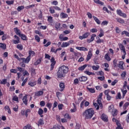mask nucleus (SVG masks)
<instances>
[{
	"label": "nucleus",
	"instance_id": "obj_15",
	"mask_svg": "<svg viewBox=\"0 0 129 129\" xmlns=\"http://www.w3.org/2000/svg\"><path fill=\"white\" fill-rule=\"evenodd\" d=\"M123 64H124V62L119 61L117 67L120 68V69H122V70H124V68H123Z\"/></svg>",
	"mask_w": 129,
	"mask_h": 129
},
{
	"label": "nucleus",
	"instance_id": "obj_16",
	"mask_svg": "<svg viewBox=\"0 0 129 129\" xmlns=\"http://www.w3.org/2000/svg\"><path fill=\"white\" fill-rule=\"evenodd\" d=\"M44 124V119L43 118H40L37 122V125L38 126H42V125H43Z\"/></svg>",
	"mask_w": 129,
	"mask_h": 129
},
{
	"label": "nucleus",
	"instance_id": "obj_62",
	"mask_svg": "<svg viewBox=\"0 0 129 129\" xmlns=\"http://www.w3.org/2000/svg\"><path fill=\"white\" fill-rule=\"evenodd\" d=\"M2 41H5L7 40V34H4L2 37Z\"/></svg>",
	"mask_w": 129,
	"mask_h": 129
},
{
	"label": "nucleus",
	"instance_id": "obj_14",
	"mask_svg": "<svg viewBox=\"0 0 129 129\" xmlns=\"http://www.w3.org/2000/svg\"><path fill=\"white\" fill-rule=\"evenodd\" d=\"M87 77L85 76H82L79 78V80L80 82H86V81H87Z\"/></svg>",
	"mask_w": 129,
	"mask_h": 129
},
{
	"label": "nucleus",
	"instance_id": "obj_33",
	"mask_svg": "<svg viewBox=\"0 0 129 129\" xmlns=\"http://www.w3.org/2000/svg\"><path fill=\"white\" fill-rule=\"evenodd\" d=\"M68 46H70L69 43L68 42H62L61 44V48H66V47H68Z\"/></svg>",
	"mask_w": 129,
	"mask_h": 129
},
{
	"label": "nucleus",
	"instance_id": "obj_23",
	"mask_svg": "<svg viewBox=\"0 0 129 129\" xmlns=\"http://www.w3.org/2000/svg\"><path fill=\"white\" fill-rule=\"evenodd\" d=\"M108 109L109 112H113V110H114V106H113V104H111L109 106Z\"/></svg>",
	"mask_w": 129,
	"mask_h": 129
},
{
	"label": "nucleus",
	"instance_id": "obj_38",
	"mask_svg": "<svg viewBox=\"0 0 129 129\" xmlns=\"http://www.w3.org/2000/svg\"><path fill=\"white\" fill-rule=\"evenodd\" d=\"M17 49H18V50L22 51V50H23L24 47L23 46V45H22L21 44H19L17 45Z\"/></svg>",
	"mask_w": 129,
	"mask_h": 129
},
{
	"label": "nucleus",
	"instance_id": "obj_21",
	"mask_svg": "<svg viewBox=\"0 0 129 129\" xmlns=\"http://www.w3.org/2000/svg\"><path fill=\"white\" fill-rule=\"evenodd\" d=\"M28 85L31 86V87H34V86L37 85V82L36 81H29L28 82Z\"/></svg>",
	"mask_w": 129,
	"mask_h": 129
},
{
	"label": "nucleus",
	"instance_id": "obj_28",
	"mask_svg": "<svg viewBox=\"0 0 129 129\" xmlns=\"http://www.w3.org/2000/svg\"><path fill=\"white\" fill-rule=\"evenodd\" d=\"M116 20L118 23L120 24H124V20L120 18H116Z\"/></svg>",
	"mask_w": 129,
	"mask_h": 129
},
{
	"label": "nucleus",
	"instance_id": "obj_8",
	"mask_svg": "<svg viewBox=\"0 0 129 129\" xmlns=\"http://www.w3.org/2000/svg\"><path fill=\"white\" fill-rule=\"evenodd\" d=\"M101 119L103 120L105 122L108 121V117L105 114L103 113L101 115Z\"/></svg>",
	"mask_w": 129,
	"mask_h": 129
},
{
	"label": "nucleus",
	"instance_id": "obj_3",
	"mask_svg": "<svg viewBox=\"0 0 129 129\" xmlns=\"http://www.w3.org/2000/svg\"><path fill=\"white\" fill-rule=\"evenodd\" d=\"M112 121L113 122H116V124L117 127H116V129H123L122 127H121V124L119 122V121L118 120L116 119L115 118H113L112 119Z\"/></svg>",
	"mask_w": 129,
	"mask_h": 129
},
{
	"label": "nucleus",
	"instance_id": "obj_6",
	"mask_svg": "<svg viewBox=\"0 0 129 129\" xmlns=\"http://www.w3.org/2000/svg\"><path fill=\"white\" fill-rule=\"evenodd\" d=\"M116 14L120 17H122V18H126V14L125 13H122V11H121V10H116Z\"/></svg>",
	"mask_w": 129,
	"mask_h": 129
},
{
	"label": "nucleus",
	"instance_id": "obj_39",
	"mask_svg": "<svg viewBox=\"0 0 129 129\" xmlns=\"http://www.w3.org/2000/svg\"><path fill=\"white\" fill-rule=\"evenodd\" d=\"M121 92L122 93V98H124V96H125V94H126V93H127V90H123L121 89Z\"/></svg>",
	"mask_w": 129,
	"mask_h": 129
},
{
	"label": "nucleus",
	"instance_id": "obj_35",
	"mask_svg": "<svg viewBox=\"0 0 129 129\" xmlns=\"http://www.w3.org/2000/svg\"><path fill=\"white\" fill-rule=\"evenodd\" d=\"M85 74H86V75H89V76H90V75H95V74L94 73L90 72L88 71H86L84 72Z\"/></svg>",
	"mask_w": 129,
	"mask_h": 129
},
{
	"label": "nucleus",
	"instance_id": "obj_10",
	"mask_svg": "<svg viewBox=\"0 0 129 129\" xmlns=\"http://www.w3.org/2000/svg\"><path fill=\"white\" fill-rule=\"evenodd\" d=\"M95 37H96V34H92L91 36V38L90 39L87 40V43L89 44L90 43H91V42H93V41L95 39Z\"/></svg>",
	"mask_w": 129,
	"mask_h": 129
},
{
	"label": "nucleus",
	"instance_id": "obj_55",
	"mask_svg": "<svg viewBox=\"0 0 129 129\" xmlns=\"http://www.w3.org/2000/svg\"><path fill=\"white\" fill-rule=\"evenodd\" d=\"M65 118H67L68 119H71V116H70V115H69V113H66L64 115Z\"/></svg>",
	"mask_w": 129,
	"mask_h": 129
},
{
	"label": "nucleus",
	"instance_id": "obj_46",
	"mask_svg": "<svg viewBox=\"0 0 129 129\" xmlns=\"http://www.w3.org/2000/svg\"><path fill=\"white\" fill-rule=\"evenodd\" d=\"M113 65L114 68L117 67V60L116 59H114L113 61Z\"/></svg>",
	"mask_w": 129,
	"mask_h": 129
},
{
	"label": "nucleus",
	"instance_id": "obj_2",
	"mask_svg": "<svg viewBox=\"0 0 129 129\" xmlns=\"http://www.w3.org/2000/svg\"><path fill=\"white\" fill-rule=\"evenodd\" d=\"M94 115V110L93 108L87 109L83 113V116L85 119H90Z\"/></svg>",
	"mask_w": 129,
	"mask_h": 129
},
{
	"label": "nucleus",
	"instance_id": "obj_54",
	"mask_svg": "<svg viewBox=\"0 0 129 129\" xmlns=\"http://www.w3.org/2000/svg\"><path fill=\"white\" fill-rule=\"evenodd\" d=\"M35 54V51L33 50H30L29 51V56H30V57H31V55H32V56H34Z\"/></svg>",
	"mask_w": 129,
	"mask_h": 129
},
{
	"label": "nucleus",
	"instance_id": "obj_13",
	"mask_svg": "<svg viewBox=\"0 0 129 129\" xmlns=\"http://www.w3.org/2000/svg\"><path fill=\"white\" fill-rule=\"evenodd\" d=\"M53 17L52 16L47 17V22L50 24V26H53Z\"/></svg>",
	"mask_w": 129,
	"mask_h": 129
},
{
	"label": "nucleus",
	"instance_id": "obj_24",
	"mask_svg": "<svg viewBox=\"0 0 129 129\" xmlns=\"http://www.w3.org/2000/svg\"><path fill=\"white\" fill-rule=\"evenodd\" d=\"M104 58H105V60H106V61H108V62H109V61H110L111 60V58L109 56V52H107L105 55Z\"/></svg>",
	"mask_w": 129,
	"mask_h": 129
},
{
	"label": "nucleus",
	"instance_id": "obj_53",
	"mask_svg": "<svg viewBox=\"0 0 129 129\" xmlns=\"http://www.w3.org/2000/svg\"><path fill=\"white\" fill-rule=\"evenodd\" d=\"M35 38V40H36V41H37V42H38V43H39L40 41V37H39V36L38 35H35L34 36Z\"/></svg>",
	"mask_w": 129,
	"mask_h": 129
},
{
	"label": "nucleus",
	"instance_id": "obj_50",
	"mask_svg": "<svg viewBox=\"0 0 129 129\" xmlns=\"http://www.w3.org/2000/svg\"><path fill=\"white\" fill-rule=\"evenodd\" d=\"M24 9H25V7L21 6H19L17 8V11L18 12H21V11H22V10H24Z\"/></svg>",
	"mask_w": 129,
	"mask_h": 129
},
{
	"label": "nucleus",
	"instance_id": "obj_64",
	"mask_svg": "<svg viewBox=\"0 0 129 129\" xmlns=\"http://www.w3.org/2000/svg\"><path fill=\"white\" fill-rule=\"evenodd\" d=\"M51 5H53V6H57L58 5V1H54L52 2H51Z\"/></svg>",
	"mask_w": 129,
	"mask_h": 129
},
{
	"label": "nucleus",
	"instance_id": "obj_31",
	"mask_svg": "<svg viewBox=\"0 0 129 129\" xmlns=\"http://www.w3.org/2000/svg\"><path fill=\"white\" fill-rule=\"evenodd\" d=\"M0 48L3 50L7 49V45L5 43H0Z\"/></svg>",
	"mask_w": 129,
	"mask_h": 129
},
{
	"label": "nucleus",
	"instance_id": "obj_9",
	"mask_svg": "<svg viewBox=\"0 0 129 129\" xmlns=\"http://www.w3.org/2000/svg\"><path fill=\"white\" fill-rule=\"evenodd\" d=\"M92 56H93L92 52L91 51V50H89L88 53L87 58H86V62H88V61H89V60L91 59Z\"/></svg>",
	"mask_w": 129,
	"mask_h": 129
},
{
	"label": "nucleus",
	"instance_id": "obj_34",
	"mask_svg": "<svg viewBox=\"0 0 129 129\" xmlns=\"http://www.w3.org/2000/svg\"><path fill=\"white\" fill-rule=\"evenodd\" d=\"M121 36H123V35H125L126 37H129V32L127 31H123L121 33Z\"/></svg>",
	"mask_w": 129,
	"mask_h": 129
},
{
	"label": "nucleus",
	"instance_id": "obj_7",
	"mask_svg": "<svg viewBox=\"0 0 129 129\" xmlns=\"http://www.w3.org/2000/svg\"><path fill=\"white\" fill-rule=\"evenodd\" d=\"M21 60L23 61L22 63H26V64H28L29 62L31 61L30 55H28L26 58L25 57H22Z\"/></svg>",
	"mask_w": 129,
	"mask_h": 129
},
{
	"label": "nucleus",
	"instance_id": "obj_52",
	"mask_svg": "<svg viewBox=\"0 0 129 129\" xmlns=\"http://www.w3.org/2000/svg\"><path fill=\"white\" fill-rule=\"evenodd\" d=\"M37 84L38 85H41L42 84V78L39 77L37 80Z\"/></svg>",
	"mask_w": 129,
	"mask_h": 129
},
{
	"label": "nucleus",
	"instance_id": "obj_59",
	"mask_svg": "<svg viewBox=\"0 0 129 129\" xmlns=\"http://www.w3.org/2000/svg\"><path fill=\"white\" fill-rule=\"evenodd\" d=\"M90 32L91 33H97V29L96 28H93L90 30Z\"/></svg>",
	"mask_w": 129,
	"mask_h": 129
},
{
	"label": "nucleus",
	"instance_id": "obj_32",
	"mask_svg": "<svg viewBox=\"0 0 129 129\" xmlns=\"http://www.w3.org/2000/svg\"><path fill=\"white\" fill-rule=\"evenodd\" d=\"M87 67V64H84L83 66L79 67L78 68V70H79L80 71H83V70H84V69H85Z\"/></svg>",
	"mask_w": 129,
	"mask_h": 129
},
{
	"label": "nucleus",
	"instance_id": "obj_60",
	"mask_svg": "<svg viewBox=\"0 0 129 129\" xmlns=\"http://www.w3.org/2000/svg\"><path fill=\"white\" fill-rule=\"evenodd\" d=\"M53 8L55 11H61V8L58 6H53Z\"/></svg>",
	"mask_w": 129,
	"mask_h": 129
},
{
	"label": "nucleus",
	"instance_id": "obj_20",
	"mask_svg": "<svg viewBox=\"0 0 129 129\" xmlns=\"http://www.w3.org/2000/svg\"><path fill=\"white\" fill-rule=\"evenodd\" d=\"M19 37H20L23 41H27V40H28V37L25 34H19Z\"/></svg>",
	"mask_w": 129,
	"mask_h": 129
},
{
	"label": "nucleus",
	"instance_id": "obj_43",
	"mask_svg": "<svg viewBox=\"0 0 129 129\" xmlns=\"http://www.w3.org/2000/svg\"><path fill=\"white\" fill-rule=\"evenodd\" d=\"M92 68L93 70H95V71H97V70H98L99 69V66H98V65H97L96 66H93L92 67Z\"/></svg>",
	"mask_w": 129,
	"mask_h": 129
},
{
	"label": "nucleus",
	"instance_id": "obj_48",
	"mask_svg": "<svg viewBox=\"0 0 129 129\" xmlns=\"http://www.w3.org/2000/svg\"><path fill=\"white\" fill-rule=\"evenodd\" d=\"M12 100L13 101H16L17 102H19V97H18V96H14L12 98Z\"/></svg>",
	"mask_w": 129,
	"mask_h": 129
},
{
	"label": "nucleus",
	"instance_id": "obj_56",
	"mask_svg": "<svg viewBox=\"0 0 129 129\" xmlns=\"http://www.w3.org/2000/svg\"><path fill=\"white\" fill-rule=\"evenodd\" d=\"M36 74V69L31 68V75H35Z\"/></svg>",
	"mask_w": 129,
	"mask_h": 129
},
{
	"label": "nucleus",
	"instance_id": "obj_49",
	"mask_svg": "<svg viewBox=\"0 0 129 129\" xmlns=\"http://www.w3.org/2000/svg\"><path fill=\"white\" fill-rule=\"evenodd\" d=\"M116 99H121V94H120V92L117 93Z\"/></svg>",
	"mask_w": 129,
	"mask_h": 129
},
{
	"label": "nucleus",
	"instance_id": "obj_57",
	"mask_svg": "<svg viewBox=\"0 0 129 129\" xmlns=\"http://www.w3.org/2000/svg\"><path fill=\"white\" fill-rule=\"evenodd\" d=\"M34 33H35V34H37V35H39V36H40V37H42V33L38 30H35Z\"/></svg>",
	"mask_w": 129,
	"mask_h": 129
},
{
	"label": "nucleus",
	"instance_id": "obj_42",
	"mask_svg": "<svg viewBox=\"0 0 129 129\" xmlns=\"http://www.w3.org/2000/svg\"><path fill=\"white\" fill-rule=\"evenodd\" d=\"M7 81H8V79H3L2 81H1L0 84H3L5 85V84H7Z\"/></svg>",
	"mask_w": 129,
	"mask_h": 129
},
{
	"label": "nucleus",
	"instance_id": "obj_41",
	"mask_svg": "<svg viewBox=\"0 0 129 129\" xmlns=\"http://www.w3.org/2000/svg\"><path fill=\"white\" fill-rule=\"evenodd\" d=\"M23 129H32V126L29 123L26 124L24 127Z\"/></svg>",
	"mask_w": 129,
	"mask_h": 129
},
{
	"label": "nucleus",
	"instance_id": "obj_27",
	"mask_svg": "<svg viewBox=\"0 0 129 129\" xmlns=\"http://www.w3.org/2000/svg\"><path fill=\"white\" fill-rule=\"evenodd\" d=\"M43 58L42 57H40V58H38L35 62H34L35 66H37V65H39V64H41V62H42V60Z\"/></svg>",
	"mask_w": 129,
	"mask_h": 129
},
{
	"label": "nucleus",
	"instance_id": "obj_58",
	"mask_svg": "<svg viewBox=\"0 0 129 129\" xmlns=\"http://www.w3.org/2000/svg\"><path fill=\"white\" fill-rule=\"evenodd\" d=\"M115 31L117 34H119L121 32V30H120L118 27L115 28Z\"/></svg>",
	"mask_w": 129,
	"mask_h": 129
},
{
	"label": "nucleus",
	"instance_id": "obj_17",
	"mask_svg": "<svg viewBox=\"0 0 129 129\" xmlns=\"http://www.w3.org/2000/svg\"><path fill=\"white\" fill-rule=\"evenodd\" d=\"M46 43H47V39H44L43 40V45H44V47H49V46L51 45V41L48 42L46 44Z\"/></svg>",
	"mask_w": 129,
	"mask_h": 129
},
{
	"label": "nucleus",
	"instance_id": "obj_25",
	"mask_svg": "<svg viewBox=\"0 0 129 129\" xmlns=\"http://www.w3.org/2000/svg\"><path fill=\"white\" fill-rule=\"evenodd\" d=\"M59 87H60V91H63V90H64V89H65V84H64V83H60L59 84Z\"/></svg>",
	"mask_w": 129,
	"mask_h": 129
},
{
	"label": "nucleus",
	"instance_id": "obj_19",
	"mask_svg": "<svg viewBox=\"0 0 129 129\" xmlns=\"http://www.w3.org/2000/svg\"><path fill=\"white\" fill-rule=\"evenodd\" d=\"M43 113H44V110L43 109L40 108L38 109V114L40 115V117H43L44 115H43Z\"/></svg>",
	"mask_w": 129,
	"mask_h": 129
},
{
	"label": "nucleus",
	"instance_id": "obj_40",
	"mask_svg": "<svg viewBox=\"0 0 129 129\" xmlns=\"http://www.w3.org/2000/svg\"><path fill=\"white\" fill-rule=\"evenodd\" d=\"M128 105H129V102H127L125 103V104L123 106V109L124 110H125L126 109V108H127V107L128 106Z\"/></svg>",
	"mask_w": 129,
	"mask_h": 129
},
{
	"label": "nucleus",
	"instance_id": "obj_29",
	"mask_svg": "<svg viewBox=\"0 0 129 129\" xmlns=\"http://www.w3.org/2000/svg\"><path fill=\"white\" fill-rule=\"evenodd\" d=\"M60 17L61 19H67V17H68V14L62 12L61 13H60Z\"/></svg>",
	"mask_w": 129,
	"mask_h": 129
},
{
	"label": "nucleus",
	"instance_id": "obj_44",
	"mask_svg": "<svg viewBox=\"0 0 129 129\" xmlns=\"http://www.w3.org/2000/svg\"><path fill=\"white\" fill-rule=\"evenodd\" d=\"M87 89L91 93H95V89L94 88H87Z\"/></svg>",
	"mask_w": 129,
	"mask_h": 129
},
{
	"label": "nucleus",
	"instance_id": "obj_47",
	"mask_svg": "<svg viewBox=\"0 0 129 129\" xmlns=\"http://www.w3.org/2000/svg\"><path fill=\"white\" fill-rule=\"evenodd\" d=\"M49 13L51 14H55V10H54V8L53 7H51L49 8Z\"/></svg>",
	"mask_w": 129,
	"mask_h": 129
},
{
	"label": "nucleus",
	"instance_id": "obj_61",
	"mask_svg": "<svg viewBox=\"0 0 129 129\" xmlns=\"http://www.w3.org/2000/svg\"><path fill=\"white\" fill-rule=\"evenodd\" d=\"M45 104H46V103H45V101H41L40 102V105L41 107L45 106Z\"/></svg>",
	"mask_w": 129,
	"mask_h": 129
},
{
	"label": "nucleus",
	"instance_id": "obj_4",
	"mask_svg": "<svg viewBox=\"0 0 129 129\" xmlns=\"http://www.w3.org/2000/svg\"><path fill=\"white\" fill-rule=\"evenodd\" d=\"M51 64H50V71H52L53 69H54L55 67V65L56 64V61L55 60V57L54 56H52L50 59Z\"/></svg>",
	"mask_w": 129,
	"mask_h": 129
},
{
	"label": "nucleus",
	"instance_id": "obj_26",
	"mask_svg": "<svg viewBox=\"0 0 129 129\" xmlns=\"http://www.w3.org/2000/svg\"><path fill=\"white\" fill-rule=\"evenodd\" d=\"M44 94V92L42 91H39L35 93V96H41Z\"/></svg>",
	"mask_w": 129,
	"mask_h": 129
},
{
	"label": "nucleus",
	"instance_id": "obj_45",
	"mask_svg": "<svg viewBox=\"0 0 129 129\" xmlns=\"http://www.w3.org/2000/svg\"><path fill=\"white\" fill-rule=\"evenodd\" d=\"M31 113V110L30 109H27L26 110H25V116L26 117H28V113Z\"/></svg>",
	"mask_w": 129,
	"mask_h": 129
},
{
	"label": "nucleus",
	"instance_id": "obj_51",
	"mask_svg": "<svg viewBox=\"0 0 129 129\" xmlns=\"http://www.w3.org/2000/svg\"><path fill=\"white\" fill-rule=\"evenodd\" d=\"M108 24V21H103L101 24V26H107Z\"/></svg>",
	"mask_w": 129,
	"mask_h": 129
},
{
	"label": "nucleus",
	"instance_id": "obj_30",
	"mask_svg": "<svg viewBox=\"0 0 129 129\" xmlns=\"http://www.w3.org/2000/svg\"><path fill=\"white\" fill-rule=\"evenodd\" d=\"M93 18L95 22H96V23L97 24V25H100V20H99V19H98V18H97V17L93 16Z\"/></svg>",
	"mask_w": 129,
	"mask_h": 129
},
{
	"label": "nucleus",
	"instance_id": "obj_36",
	"mask_svg": "<svg viewBox=\"0 0 129 129\" xmlns=\"http://www.w3.org/2000/svg\"><path fill=\"white\" fill-rule=\"evenodd\" d=\"M113 116H116L117 115V109H114L113 112H111Z\"/></svg>",
	"mask_w": 129,
	"mask_h": 129
},
{
	"label": "nucleus",
	"instance_id": "obj_22",
	"mask_svg": "<svg viewBox=\"0 0 129 129\" xmlns=\"http://www.w3.org/2000/svg\"><path fill=\"white\" fill-rule=\"evenodd\" d=\"M27 97H28V95H25L22 99L23 102L25 105H27L28 104V100H27Z\"/></svg>",
	"mask_w": 129,
	"mask_h": 129
},
{
	"label": "nucleus",
	"instance_id": "obj_12",
	"mask_svg": "<svg viewBox=\"0 0 129 129\" xmlns=\"http://www.w3.org/2000/svg\"><path fill=\"white\" fill-rule=\"evenodd\" d=\"M61 26V23L59 22H55L54 24V27L56 31H60V27Z\"/></svg>",
	"mask_w": 129,
	"mask_h": 129
},
{
	"label": "nucleus",
	"instance_id": "obj_37",
	"mask_svg": "<svg viewBox=\"0 0 129 129\" xmlns=\"http://www.w3.org/2000/svg\"><path fill=\"white\" fill-rule=\"evenodd\" d=\"M100 33L98 36L100 38H101V37H103V36H104V32H103V30H102V29H100Z\"/></svg>",
	"mask_w": 129,
	"mask_h": 129
},
{
	"label": "nucleus",
	"instance_id": "obj_1",
	"mask_svg": "<svg viewBox=\"0 0 129 129\" xmlns=\"http://www.w3.org/2000/svg\"><path fill=\"white\" fill-rule=\"evenodd\" d=\"M69 72V68L68 66H61L58 68L56 73V77L58 79H61L63 77L66 76V74Z\"/></svg>",
	"mask_w": 129,
	"mask_h": 129
},
{
	"label": "nucleus",
	"instance_id": "obj_5",
	"mask_svg": "<svg viewBox=\"0 0 129 129\" xmlns=\"http://www.w3.org/2000/svg\"><path fill=\"white\" fill-rule=\"evenodd\" d=\"M89 36H90V33L87 32L83 34L82 36H80L79 38L80 40H83V39H87Z\"/></svg>",
	"mask_w": 129,
	"mask_h": 129
},
{
	"label": "nucleus",
	"instance_id": "obj_63",
	"mask_svg": "<svg viewBox=\"0 0 129 129\" xmlns=\"http://www.w3.org/2000/svg\"><path fill=\"white\" fill-rule=\"evenodd\" d=\"M6 4H7V5L9 6H10L11 5H14V1H6Z\"/></svg>",
	"mask_w": 129,
	"mask_h": 129
},
{
	"label": "nucleus",
	"instance_id": "obj_18",
	"mask_svg": "<svg viewBox=\"0 0 129 129\" xmlns=\"http://www.w3.org/2000/svg\"><path fill=\"white\" fill-rule=\"evenodd\" d=\"M76 49H77V50H79L80 51H88V49H87V48L85 47H80V46H77L76 47Z\"/></svg>",
	"mask_w": 129,
	"mask_h": 129
},
{
	"label": "nucleus",
	"instance_id": "obj_11",
	"mask_svg": "<svg viewBox=\"0 0 129 129\" xmlns=\"http://www.w3.org/2000/svg\"><path fill=\"white\" fill-rule=\"evenodd\" d=\"M14 38H15V39H16V40H13V44H19V43H20V37H19L17 35H14Z\"/></svg>",
	"mask_w": 129,
	"mask_h": 129
}]
</instances>
